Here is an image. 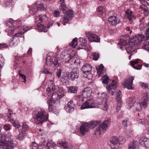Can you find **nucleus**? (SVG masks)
<instances>
[{
    "instance_id": "obj_1",
    "label": "nucleus",
    "mask_w": 149,
    "mask_h": 149,
    "mask_svg": "<svg viewBox=\"0 0 149 149\" xmlns=\"http://www.w3.org/2000/svg\"><path fill=\"white\" fill-rule=\"evenodd\" d=\"M110 121V119L105 120L103 122V124L101 125H100V121H96L91 122L88 124L89 127L92 128L99 125L95 131V134L97 136L99 137L101 134L105 132Z\"/></svg>"
},
{
    "instance_id": "obj_2",
    "label": "nucleus",
    "mask_w": 149,
    "mask_h": 149,
    "mask_svg": "<svg viewBox=\"0 0 149 149\" xmlns=\"http://www.w3.org/2000/svg\"><path fill=\"white\" fill-rule=\"evenodd\" d=\"M0 146L1 148L7 149H13L15 146V144L13 141V138L10 134L4 133L1 134L0 137Z\"/></svg>"
},
{
    "instance_id": "obj_3",
    "label": "nucleus",
    "mask_w": 149,
    "mask_h": 149,
    "mask_svg": "<svg viewBox=\"0 0 149 149\" xmlns=\"http://www.w3.org/2000/svg\"><path fill=\"white\" fill-rule=\"evenodd\" d=\"M32 115L33 118L36 120L35 122V123L38 125H42L43 123L47 121L48 118V114H46L44 110L42 109L34 110Z\"/></svg>"
},
{
    "instance_id": "obj_4",
    "label": "nucleus",
    "mask_w": 149,
    "mask_h": 149,
    "mask_svg": "<svg viewBox=\"0 0 149 149\" xmlns=\"http://www.w3.org/2000/svg\"><path fill=\"white\" fill-rule=\"evenodd\" d=\"M110 146L112 149H117L120 145L123 144L125 140L122 137L120 136L118 138L116 136L111 137L110 139Z\"/></svg>"
},
{
    "instance_id": "obj_5",
    "label": "nucleus",
    "mask_w": 149,
    "mask_h": 149,
    "mask_svg": "<svg viewBox=\"0 0 149 149\" xmlns=\"http://www.w3.org/2000/svg\"><path fill=\"white\" fill-rule=\"evenodd\" d=\"M63 96L64 94L61 93L59 92L58 93H57L55 92L53 93L52 98L48 100L47 102L48 104L56 103V105H59L60 99Z\"/></svg>"
},
{
    "instance_id": "obj_6",
    "label": "nucleus",
    "mask_w": 149,
    "mask_h": 149,
    "mask_svg": "<svg viewBox=\"0 0 149 149\" xmlns=\"http://www.w3.org/2000/svg\"><path fill=\"white\" fill-rule=\"evenodd\" d=\"M81 70L83 73L85 75V77L89 79H91L93 75L91 71L92 70L91 66L88 64H86L84 65L81 68Z\"/></svg>"
},
{
    "instance_id": "obj_7",
    "label": "nucleus",
    "mask_w": 149,
    "mask_h": 149,
    "mask_svg": "<svg viewBox=\"0 0 149 149\" xmlns=\"http://www.w3.org/2000/svg\"><path fill=\"white\" fill-rule=\"evenodd\" d=\"M31 28V27L30 26L26 25H24L23 26H18L17 29L19 30V31L14 35L13 37V39H14L15 37H21L22 35H23L25 32L30 30Z\"/></svg>"
},
{
    "instance_id": "obj_8",
    "label": "nucleus",
    "mask_w": 149,
    "mask_h": 149,
    "mask_svg": "<svg viewBox=\"0 0 149 149\" xmlns=\"http://www.w3.org/2000/svg\"><path fill=\"white\" fill-rule=\"evenodd\" d=\"M149 95L147 93L144 92L142 94L141 99V102L139 103L140 106L142 108H145L147 106V102L148 100Z\"/></svg>"
},
{
    "instance_id": "obj_9",
    "label": "nucleus",
    "mask_w": 149,
    "mask_h": 149,
    "mask_svg": "<svg viewBox=\"0 0 149 149\" xmlns=\"http://www.w3.org/2000/svg\"><path fill=\"white\" fill-rule=\"evenodd\" d=\"M134 79V78L133 77H131L128 79L123 81L122 83V85L123 86L124 88H126L128 89H133V88L132 85Z\"/></svg>"
},
{
    "instance_id": "obj_10",
    "label": "nucleus",
    "mask_w": 149,
    "mask_h": 149,
    "mask_svg": "<svg viewBox=\"0 0 149 149\" xmlns=\"http://www.w3.org/2000/svg\"><path fill=\"white\" fill-rule=\"evenodd\" d=\"M95 104L93 100L89 99L85 102L81 107V109L95 107Z\"/></svg>"
},
{
    "instance_id": "obj_11",
    "label": "nucleus",
    "mask_w": 149,
    "mask_h": 149,
    "mask_svg": "<svg viewBox=\"0 0 149 149\" xmlns=\"http://www.w3.org/2000/svg\"><path fill=\"white\" fill-rule=\"evenodd\" d=\"M86 34L91 42H100V38L99 36L90 32L86 33Z\"/></svg>"
},
{
    "instance_id": "obj_12",
    "label": "nucleus",
    "mask_w": 149,
    "mask_h": 149,
    "mask_svg": "<svg viewBox=\"0 0 149 149\" xmlns=\"http://www.w3.org/2000/svg\"><path fill=\"white\" fill-rule=\"evenodd\" d=\"M139 41L137 37L134 36L132 38H131V40H130L129 46L127 47V49L129 51H131L133 48L136 45H137Z\"/></svg>"
},
{
    "instance_id": "obj_13",
    "label": "nucleus",
    "mask_w": 149,
    "mask_h": 149,
    "mask_svg": "<svg viewBox=\"0 0 149 149\" xmlns=\"http://www.w3.org/2000/svg\"><path fill=\"white\" fill-rule=\"evenodd\" d=\"M122 93L120 91H117L116 93V99L118 102L116 108V110L117 111H119L120 107L122 104Z\"/></svg>"
},
{
    "instance_id": "obj_14",
    "label": "nucleus",
    "mask_w": 149,
    "mask_h": 149,
    "mask_svg": "<svg viewBox=\"0 0 149 149\" xmlns=\"http://www.w3.org/2000/svg\"><path fill=\"white\" fill-rule=\"evenodd\" d=\"M74 107L73 101L70 100L68 102L67 106L65 107L64 109L67 112L71 113L74 111Z\"/></svg>"
},
{
    "instance_id": "obj_15",
    "label": "nucleus",
    "mask_w": 149,
    "mask_h": 149,
    "mask_svg": "<svg viewBox=\"0 0 149 149\" xmlns=\"http://www.w3.org/2000/svg\"><path fill=\"white\" fill-rule=\"evenodd\" d=\"M88 123H85L83 124L80 127L79 131L81 134L84 135L88 131L89 128Z\"/></svg>"
},
{
    "instance_id": "obj_16",
    "label": "nucleus",
    "mask_w": 149,
    "mask_h": 149,
    "mask_svg": "<svg viewBox=\"0 0 149 149\" xmlns=\"http://www.w3.org/2000/svg\"><path fill=\"white\" fill-rule=\"evenodd\" d=\"M110 24L112 25H115L120 23V20L118 18L115 16H111L108 18Z\"/></svg>"
},
{
    "instance_id": "obj_17",
    "label": "nucleus",
    "mask_w": 149,
    "mask_h": 149,
    "mask_svg": "<svg viewBox=\"0 0 149 149\" xmlns=\"http://www.w3.org/2000/svg\"><path fill=\"white\" fill-rule=\"evenodd\" d=\"M17 131V130L16 128H15L13 132V133L15 135H16V138L17 139H19V140H22L23 139L26 135V133L25 132L21 131L20 132H19V135H16V132Z\"/></svg>"
},
{
    "instance_id": "obj_18",
    "label": "nucleus",
    "mask_w": 149,
    "mask_h": 149,
    "mask_svg": "<svg viewBox=\"0 0 149 149\" xmlns=\"http://www.w3.org/2000/svg\"><path fill=\"white\" fill-rule=\"evenodd\" d=\"M57 145L59 146H61L65 149H72V146L71 145H68V143L66 141H58L57 143Z\"/></svg>"
},
{
    "instance_id": "obj_19",
    "label": "nucleus",
    "mask_w": 149,
    "mask_h": 149,
    "mask_svg": "<svg viewBox=\"0 0 149 149\" xmlns=\"http://www.w3.org/2000/svg\"><path fill=\"white\" fill-rule=\"evenodd\" d=\"M92 93V90L91 88H86L82 91V97L84 98H86L90 96Z\"/></svg>"
},
{
    "instance_id": "obj_20",
    "label": "nucleus",
    "mask_w": 149,
    "mask_h": 149,
    "mask_svg": "<svg viewBox=\"0 0 149 149\" xmlns=\"http://www.w3.org/2000/svg\"><path fill=\"white\" fill-rule=\"evenodd\" d=\"M48 18L45 15H40L39 16L36 17L35 19L36 22L40 21V22H43L47 21Z\"/></svg>"
},
{
    "instance_id": "obj_21",
    "label": "nucleus",
    "mask_w": 149,
    "mask_h": 149,
    "mask_svg": "<svg viewBox=\"0 0 149 149\" xmlns=\"http://www.w3.org/2000/svg\"><path fill=\"white\" fill-rule=\"evenodd\" d=\"M139 61V59H137L136 60L131 61L130 62L131 65L134 69L136 70H140L141 69L142 65L139 64L137 65Z\"/></svg>"
},
{
    "instance_id": "obj_22",
    "label": "nucleus",
    "mask_w": 149,
    "mask_h": 149,
    "mask_svg": "<svg viewBox=\"0 0 149 149\" xmlns=\"http://www.w3.org/2000/svg\"><path fill=\"white\" fill-rule=\"evenodd\" d=\"M49 111L50 112H52L54 113H56L57 112V111L56 109V106H57L59 105H56V103H50L48 104Z\"/></svg>"
},
{
    "instance_id": "obj_23",
    "label": "nucleus",
    "mask_w": 149,
    "mask_h": 149,
    "mask_svg": "<svg viewBox=\"0 0 149 149\" xmlns=\"http://www.w3.org/2000/svg\"><path fill=\"white\" fill-rule=\"evenodd\" d=\"M68 76L72 81H73L78 78L79 74L76 71H72L68 74Z\"/></svg>"
},
{
    "instance_id": "obj_24",
    "label": "nucleus",
    "mask_w": 149,
    "mask_h": 149,
    "mask_svg": "<svg viewBox=\"0 0 149 149\" xmlns=\"http://www.w3.org/2000/svg\"><path fill=\"white\" fill-rule=\"evenodd\" d=\"M60 2L61 4L60 10H61L63 13H65L68 9V8L65 3L64 0H60Z\"/></svg>"
},
{
    "instance_id": "obj_25",
    "label": "nucleus",
    "mask_w": 149,
    "mask_h": 149,
    "mask_svg": "<svg viewBox=\"0 0 149 149\" xmlns=\"http://www.w3.org/2000/svg\"><path fill=\"white\" fill-rule=\"evenodd\" d=\"M136 99L134 97H132L129 98L127 102L128 106L130 107H132L136 102Z\"/></svg>"
},
{
    "instance_id": "obj_26",
    "label": "nucleus",
    "mask_w": 149,
    "mask_h": 149,
    "mask_svg": "<svg viewBox=\"0 0 149 149\" xmlns=\"http://www.w3.org/2000/svg\"><path fill=\"white\" fill-rule=\"evenodd\" d=\"M120 41L122 42H125L126 43H128L131 40L128 36L125 35V36H121L120 38Z\"/></svg>"
},
{
    "instance_id": "obj_27",
    "label": "nucleus",
    "mask_w": 149,
    "mask_h": 149,
    "mask_svg": "<svg viewBox=\"0 0 149 149\" xmlns=\"http://www.w3.org/2000/svg\"><path fill=\"white\" fill-rule=\"evenodd\" d=\"M138 143L136 141H133L129 145V149H139L137 147Z\"/></svg>"
},
{
    "instance_id": "obj_28",
    "label": "nucleus",
    "mask_w": 149,
    "mask_h": 149,
    "mask_svg": "<svg viewBox=\"0 0 149 149\" xmlns=\"http://www.w3.org/2000/svg\"><path fill=\"white\" fill-rule=\"evenodd\" d=\"M47 149H56V144L51 141L47 142Z\"/></svg>"
},
{
    "instance_id": "obj_29",
    "label": "nucleus",
    "mask_w": 149,
    "mask_h": 149,
    "mask_svg": "<svg viewBox=\"0 0 149 149\" xmlns=\"http://www.w3.org/2000/svg\"><path fill=\"white\" fill-rule=\"evenodd\" d=\"M137 121L139 123H140L144 125H146L148 123V120L147 119H144L143 117L140 116L137 119Z\"/></svg>"
},
{
    "instance_id": "obj_30",
    "label": "nucleus",
    "mask_w": 149,
    "mask_h": 149,
    "mask_svg": "<svg viewBox=\"0 0 149 149\" xmlns=\"http://www.w3.org/2000/svg\"><path fill=\"white\" fill-rule=\"evenodd\" d=\"M70 19V18L65 15L64 17L61 19L60 22L64 25H65L66 23H68Z\"/></svg>"
},
{
    "instance_id": "obj_31",
    "label": "nucleus",
    "mask_w": 149,
    "mask_h": 149,
    "mask_svg": "<svg viewBox=\"0 0 149 149\" xmlns=\"http://www.w3.org/2000/svg\"><path fill=\"white\" fill-rule=\"evenodd\" d=\"M107 89L114 90H115L116 89V84L113 81L110 84L109 86L107 87Z\"/></svg>"
},
{
    "instance_id": "obj_32",
    "label": "nucleus",
    "mask_w": 149,
    "mask_h": 149,
    "mask_svg": "<svg viewBox=\"0 0 149 149\" xmlns=\"http://www.w3.org/2000/svg\"><path fill=\"white\" fill-rule=\"evenodd\" d=\"M74 11L71 10H68L65 12V15L71 19L73 17Z\"/></svg>"
},
{
    "instance_id": "obj_33",
    "label": "nucleus",
    "mask_w": 149,
    "mask_h": 149,
    "mask_svg": "<svg viewBox=\"0 0 149 149\" xmlns=\"http://www.w3.org/2000/svg\"><path fill=\"white\" fill-rule=\"evenodd\" d=\"M78 88L77 86H70L68 89V92L72 93H77Z\"/></svg>"
},
{
    "instance_id": "obj_34",
    "label": "nucleus",
    "mask_w": 149,
    "mask_h": 149,
    "mask_svg": "<svg viewBox=\"0 0 149 149\" xmlns=\"http://www.w3.org/2000/svg\"><path fill=\"white\" fill-rule=\"evenodd\" d=\"M36 4V6L37 7V9L38 10H44L46 8V6L45 5L43 4H37V3Z\"/></svg>"
},
{
    "instance_id": "obj_35",
    "label": "nucleus",
    "mask_w": 149,
    "mask_h": 149,
    "mask_svg": "<svg viewBox=\"0 0 149 149\" xmlns=\"http://www.w3.org/2000/svg\"><path fill=\"white\" fill-rule=\"evenodd\" d=\"M4 4L6 6L11 7L13 4V2L11 0H5Z\"/></svg>"
},
{
    "instance_id": "obj_36",
    "label": "nucleus",
    "mask_w": 149,
    "mask_h": 149,
    "mask_svg": "<svg viewBox=\"0 0 149 149\" xmlns=\"http://www.w3.org/2000/svg\"><path fill=\"white\" fill-rule=\"evenodd\" d=\"M37 10V7L36 6V4H35L30 9V13L32 14L33 15H34L36 14Z\"/></svg>"
},
{
    "instance_id": "obj_37",
    "label": "nucleus",
    "mask_w": 149,
    "mask_h": 149,
    "mask_svg": "<svg viewBox=\"0 0 149 149\" xmlns=\"http://www.w3.org/2000/svg\"><path fill=\"white\" fill-rule=\"evenodd\" d=\"M13 126L16 128H19L20 127V124L19 122L15 121L13 119L10 121Z\"/></svg>"
},
{
    "instance_id": "obj_38",
    "label": "nucleus",
    "mask_w": 149,
    "mask_h": 149,
    "mask_svg": "<svg viewBox=\"0 0 149 149\" xmlns=\"http://www.w3.org/2000/svg\"><path fill=\"white\" fill-rule=\"evenodd\" d=\"M60 60L56 58L55 59L52 61L53 64L55 67H59L61 65V63L59 62Z\"/></svg>"
},
{
    "instance_id": "obj_39",
    "label": "nucleus",
    "mask_w": 149,
    "mask_h": 149,
    "mask_svg": "<svg viewBox=\"0 0 149 149\" xmlns=\"http://www.w3.org/2000/svg\"><path fill=\"white\" fill-rule=\"evenodd\" d=\"M28 126L27 125L26 123H23V125L22 126V130L21 131L25 132L26 134V132L28 131Z\"/></svg>"
},
{
    "instance_id": "obj_40",
    "label": "nucleus",
    "mask_w": 149,
    "mask_h": 149,
    "mask_svg": "<svg viewBox=\"0 0 149 149\" xmlns=\"http://www.w3.org/2000/svg\"><path fill=\"white\" fill-rule=\"evenodd\" d=\"M99 54L97 52H93L91 53V55L93 58V59L95 61H97L98 60L99 57Z\"/></svg>"
},
{
    "instance_id": "obj_41",
    "label": "nucleus",
    "mask_w": 149,
    "mask_h": 149,
    "mask_svg": "<svg viewBox=\"0 0 149 149\" xmlns=\"http://www.w3.org/2000/svg\"><path fill=\"white\" fill-rule=\"evenodd\" d=\"M142 48L149 52V42H144Z\"/></svg>"
},
{
    "instance_id": "obj_42",
    "label": "nucleus",
    "mask_w": 149,
    "mask_h": 149,
    "mask_svg": "<svg viewBox=\"0 0 149 149\" xmlns=\"http://www.w3.org/2000/svg\"><path fill=\"white\" fill-rule=\"evenodd\" d=\"M46 64L49 66L52 65V62L51 60V57L50 56H47L46 58Z\"/></svg>"
},
{
    "instance_id": "obj_43",
    "label": "nucleus",
    "mask_w": 149,
    "mask_h": 149,
    "mask_svg": "<svg viewBox=\"0 0 149 149\" xmlns=\"http://www.w3.org/2000/svg\"><path fill=\"white\" fill-rule=\"evenodd\" d=\"M146 140H147V138L145 137H141L139 141V143L143 146H144Z\"/></svg>"
},
{
    "instance_id": "obj_44",
    "label": "nucleus",
    "mask_w": 149,
    "mask_h": 149,
    "mask_svg": "<svg viewBox=\"0 0 149 149\" xmlns=\"http://www.w3.org/2000/svg\"><path fill=\"white\" fill-rule=\"evenodd\" d=\"M77 38H76L73 39L71 43L72 46L74 48H75L77 45Z\"/></svg>"
},
{
    "instance_id": "obj_45",
    "label": "nucleus",
    "mask_w": 149,
    "mask_h": 149,
    "mask_svg": "<svg viewBox=\"0 0 149 149\" xmlns=\"http://www.w3.org/2000/svg\"><path fill=\"white\" fill-rule=\"evenodd\" d=\"M31 146L33 149H41L40 146L36 143H32Z\"/></svg>"
},
{
    "instance_id": "obj_46",
    "label": "nucleus",
    "mask_w": 149,
    "mask_h": 149,
    "mask_svg": "<svg viewBox=\"0 0 149 149\" xmlns=\"http://www.w3.org/2000/svg\"><path fill=\"white\" fill-rule=\"evenodd\" d=\"M61 81L63 83H66L67 81L68 77H67L64 75H62L61 77Z\"/></svg>"
},
{
    "instance_id": "obj_47",
    "label": "nucleus",
    "mask_w": 149,
    "mask_h": 149,
    "mask_svg": "<svg viewBox=\"0 0 149 149\" xmlns=\"http://www.w3.org/2000/svg\"><path fill=\"white\" fill-rule=\"evenodd\" d=\"M8 111L7 113V116L8 118L9 119L10 121H11V120H13L12 118V115L13 113V112L10 110L9 109L8 110Z\"/></svg>"
},
{
    "instance_id": "obj_48",
    "label": "nucleus",
    "mask_w": 149,
    "mask_h": 149,
    "mask_svg": "<svg viewBox=\"0 0 149 149\" xmlns=\"http://www.w3.org/2000/svg\"><path fill=\"white\" fill-rule=\"evenodd\" d=\"M132 11H131L130 13L127 12H126L127 18L130 21H131L132 20V18L134 17V16L132 15Z\"/></svg>"
},
{
    "instance_id": "obj_49",
    "label": "nucleus",
    "mask_w": 149,
    "mask_h": 149,
    "mask_svg": "<svg viewBox=\"0 0 149 149\" xmlns=\"http://www.w3.org/2000/svg\"><path fill=\"white\" fill-rule=\"evenodd\" d=\"M40 72L42 73H43L45 74H50L51 75L52 74V73L50 72L48 70H47L45 68L44 69H42L40 71Z\"/></svg>"
},
{
    "instance_id": "obj_50",
    "label": "nucleus",
    "mask_w": 149,
    "mask_h": 149,
    "mask_svg": "<svg viewBox=\"0 0 149 149\" xmlns=\"http://www.w3.org/2000/svg\"><path fill=\"white\" fill-rule=\"evenodd\" d=\"M109 79V77L108 76H105L104 78H103L102 82L103 84H108V80Z\"/></svg>"
},
{
    "instance_id": "obj_51",
    "label": "nucleus",
    "mask_w": 149,
    "mask_h": 149,
    "mask_svg": "<svg viewBox=\"0 0 149 149\" xmlns=\"http://www.w3.org/2000/svg\"><path fill=\"white\" fill-rule=\"evenodd\" d=\"M62 70L61 69H58L56 72V75L58 78L61 77Z\"/></svg>"
},
{
    "instance_id": "obj_52",
    "label": "nucleus",
    "mask_w": 149,
    "mask_h": 149,
    "mask_svg": "<svg viewBox=\"0 0 149 149\" xmlns=\"http://www.w3.org/2000/svg\"><path fill=\"white\" fill-rule=\"evenodd\" d=\"M39 146L40 148L41 147L42 148H45L47 146V142H46L45 141H44L43 142H41L40 143Z\"/></svg>"
},
{
    "instance_id": "obj_53",
    "label": "nucleus",
    "mask_w": 149,
    "mask_h": 149,
    "mask_svg": "<svg viewBox=\"0 0 149 149\" xmlns=\"http://www.w3.org/2000/svg\"><path fill=\"white\" fill-rule=\"evenodd\" d=\"M72 58V57L70 55H67L66 58H65V63H68Z\"/></svg>"
},
{
    "instance_id": "obj_54",
    "label": "nucleus",
    "mask_w": 149,
    "mask_h": 149,
    "mask_svg": "<svg viewBox=\"0 0 149 149\" xmlns=\"http://www.w3.org/2000/svg\"><path fill=\"white\" fill-rule=\"evenodd\" d=\"M141 86L142 88H143L145 89L148 88L149 89V85H148V84H145L143 83H141Z\"/></svg>"
},
{
    "instance_id": "obj_55",
    "label": "nucleus",
    "mask_w": 149,
    "mask_h": 149,
    "mask_svg": "<svg viewBox=\"0 0 149 149\" xmlns=\"http://www.w3.org/2000/svg\"><path fill=\"white\" fill-rule=\"evenodd\" d=\"M101 107L103 110L105 111L107 110L108 108V105L107 104L106 102H105L103 104H102Z\"/></svg>"
},
{
    "instance_id": "obj_56",
    "label": "nucleus",
    "mask_w": 149,
    "mask_h": 149,
    "mask_svg": "<svg viewBox=\"0 0 149 149\" xmlns=\"http://www.w3.org/2000/svg\"><path fill=\"white\" fill-rule=\"evenodd\" d=\"M6 25L8 27H11L13 25V22L10 21L8 20L6 23Z\"/></svg>"
},
{
    "instance_id": "obj_57",
    "label": "nucleus",
    "mask_w": 149,
    "mask_h": 149,
    "mask_svg": "<svg viewBox=\"0 0 149 149\" xmlns=\"http://www.w3.org/2000/svg\"><path fill=\"white\" fill-rule=\"evenodd\" d=\"M144 147L146 148H149V139L147 138V140H146Z\"/></svg>"
},
{
    "instance_id": "obj_58",
    "label": "nucleus",
    "mask_w": 149,
    "mask_h": 149,
    "mask_svg": "<svg viewBox=\"0 0 149 149\" xmlns=\"http://www.w3.org/2000/svg\"><path fill=\"white\" fill-rule=\"evenodd\" d=\"M3 127L5 130L6 131L10 130V125L5 124L4 125Z\"/></svg>"
},
{
    "instance_id": "obj_59",
    "label": "nucleus",
    "mask_w": 149,
    "mask_h": 149,
    "mask_svg": "<svg viewBox=\"0 0 149 149\" xmlns=\"http://www.w3.org/2000/svg\"><path fill=\"white\" fill-rule=\"evenodd\" d=\"M103 8L102 6L99 7L97 8V11L99 14L101 15L103 13Z\"/></svg>"
},
{
    "instance_id": "obj_60",
    "label": "nucleus",
    "mask_w": 149,
    "mask_h": 149,
    "mask_svg": "<svg viewBox=\"0 0 149 149\" xmlns=\"http://www.w3.org/2000/svg\"><path fill=\"white\" fill-rule=\"evenodd\" d=\"M129 120L128 118H126L125 120L123 121L122 122L123 125L125 127H127V122Z\"/></svg>"
},
{
    "instance_id": "obj_61",
    "label": "nucleus",
    "mask_w": 149,
    "mask_h": 149,
    "mask_svg": "<svg viewBox=\"0 0 149 149\" xmlns=\"http://www.w3.org/2000/svg\"><path fill=\"white\" fill-rule=\"evenodd\" d=\"M80 41L84 44L86 43L87 41L86 39L84 38H79Z\"/></svg>"
},
{
    "instance_id": "obj_62",
    "label": "nucleus",
    "mask_w": 149,
    "mask_h": 149,
    "mask_svg": "<svg viewBox=\"0 0 149 149\" xmlns=\"http://www.w3.org/2000/svg\"><path fill=\"white\" fill-rule=\"evenodd\" d=\"M7 46L6 45V44L0 43V49H2L3 48H5Z\"/></svg>"
},
{
    "instance_id": "obj_63",
    "label": "nucleus",
    "mask_w": 149,
    "mask_h": 149,
    "mask_svg": "<svg viewBox=\"0 0 149 149\" xmlns=\"http://www.w3.org/2000/svg\"><path fill=\"white\" fill-rule=\"evenodd\" d=\"M60 14V12L56 10L54 11V15L55 17H58Z\"/></svg>"
},
{
    "instance_id": "obj_64",
    "label": "nucleus",
    "mask_w": 149,
    "mask_h": 149,
    "mask_svg": "<svg viewBox=\"0 0 149 149\" xmlns=\"http://www.w3.org/2000/svg\"><path fill=\"white\" fill-rule=\"evenodd\" d=\"M104 68V66L102 64H101L98 68V69L97 70H100V72H101L102 71L103 69Z\"/></svg>"
}]
</instances>
